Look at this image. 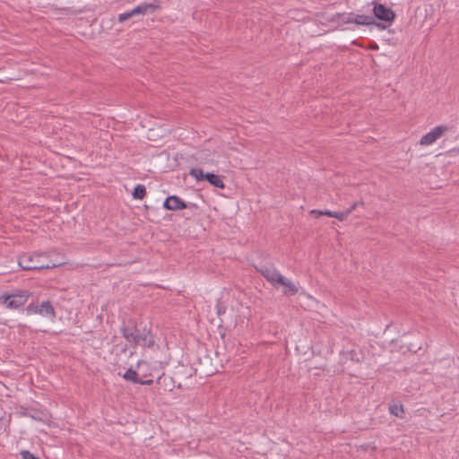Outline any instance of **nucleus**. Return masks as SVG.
I'll return each instance as SVG.
<instances>
[{"label":"nucleus","instance_id":"nucleus-13","mask_svg":"<svg viewBox=\"0 0 459 459\" xmlns=\"http://www.w3.org/2000/svg\"><path fill=\"white\" fill-rule=\"evenodd\" d=\"M123 378L128 382H132L134 384H138L140 382V377L136 370L133 368L127 369L123 375Z\"/></svg>","mask_w":459,"mask_h":459},{"label":"nucleus","instance_id":"nucleus-4","mask_svg":"<svg viewBox=\"0 0 459 459\" xmlns=\"http://www.w3.org/2000/svg\"><path fill=\"white\" fill-rule=\"evenodd\" d=\"M374 19L377 18L384 22L391 24L395 18V13L392 9L382 4H376L373 7Z\"/></svg>","mask_w":459,"mask_h":459},{"label":"nucleus","instance_id":"nucleus-1","mask_svg":"<svg viewBox=\"0 0 459 459\" xmlns=\"http://www.w3.org/2000/svg\"><path fill=\"white\" fill-rule=\"evenodd\" d=\"M18 263L23 270L50 269L60 264L48 261L45 253L24 254L19 257Z\"/></svg>","mask_w":459,"mask_h":459},{"label":"nucleus","instance_id":"nucleus-15","mask_svg":"<svg viewBox=\"0 0 459 459\" xmlns=\"http://www.w3.org/2000/svg\"><path fill=\"white\" fill-rule=\"evenodd\" d=\"M449 131L447 126H438L432 129V143L440 138L445 133Z\"/></svg>","mask_w":459,"mask_h":459},{"label":"nucleus","instance_id":"nucleus-27","mask_svg":"<svg viewBox=\"0 0 459 459\" xmlns=\"http://www.w3.org/2000/svg\"><path fill=\"white\" fill-rule=\"evenodd\" d=\"M350 355H351V359H352V360H357V361H359V358H355V357H354V355H355V351H351L350 352Z\"/></svg>","mask_w":459,"mask_h":459},{"label":"nucleus","instance_id":"nucleus-16","mask_svg":"<svg viewBox=\"0 0 459 459\" xmlns=\"http://www.w3.org/2000/svg\"><path fill=\"white\" fill-rule=\"evenodd\" d=\"M146 195V188L143 185H137L132 193L134 199L142 200Z\"/></svg>","mask_w":459,"mask_h":459},{"label":"nucleus","instance_id":"nucleus-20","mask_svg":"<svg viewBox=\"0 0 459 459\" xmlns=\"http://www.w3.org/2000/svg\"><path fill=\"white\" fill-rule=\"evenodd\" d=\"M354 17H355V14L352 13H350L347 14H345V13L342 14L340 19L343 23H352V22H354Z\"/></svg>","mask_w":459,"mask_h":459},{"label":"nucleus","instance_id":"nucleus-23","mask_svg":"<svg viewBox=\"0 0 459 459\" xmlns=\"http://www.w3.org/2000/svg\"><path fill=\"white\" fill-rule=\"evenodd\" d=\"M216 310L217 314L220 316L226 312V307L221 301H218L216 304Z\"/></svg>","mask_w":459,"mask_h":459},{"label":"nucleus","instance_id":"nucleus-11","mask_svg":"<svg viewBox=\"0 0 459 459\" xmlns=\"http://www.w3.org/2000/svg\"><path fill=\"white\" fill-rule=\"evenodd\" d=\"M204 178L207 182H209L212 186L223 189L225 185L222 180V177L215 175L213 173L207 172L204 176Z\"/></svg>","mask_w":459,"mask_h":459},{"label":"nucleus","instance_id":"nucleus-10","mask_svg":"<svg viewBox=\"0 0 459 459\" xmlns=\"http://www.w3.org/2000/svg\"><path fill=\"white\" fill-rule=\"evenodd\" d=\"M354 23L358 25H376L381 29H385V25H382L381 23L376 22L373 16L364 15V14H355Z\"/></svg>","mask_w":459,"mask_h":459},{"label":"nucleus","instance_id":"nucleus-5","mask_svg":"<svg viewBox=\"0 0 459 459\" xmlns=\"http://www.w3.org/2000/svg\"><path fill=\"white\" fill-rule=\"evenodd\" d=\"M260 273L275 288L284 278L273 266H263L260 269Z\"/></svg>","mask_w":459,"mask_h":459},{"label":"nucleus","instance_id":"nucleus-12","mask_svg":"<svg viewBox=\"0 0 459 459\" xmlns=\"http://www.w3.org/2000/svg\"><path fill=\"white\" fill-rule=\"evenodd\" d=\"M281 285L284 287L282 292L287 296H293L298 292L297 286L289 279L284 277L282 281L280 282Z\"/></svg>","mask_w":459,"mask_h":459},{"label":"nucleus","instance_id":"nucleus-29","mask_svg":"<svg viewBox=\"0 0 459 459\" xmlns=\"http://www.w3.org/2000/svg\"><path fill=\"white\" fill-rule=\"evenodd\" d=\"M458 152H459V147H458Z\"/></svg>","mask_w":459,"mask_h":459},{"label":"nucleus","instance_id":"nucleus-9","mask_svg":"<svg viewBox=\"0 0 459 459\" xmlns=\"http://www.w3.org/2000/svg\"><path fill=\"white\" fill-rule=\"evenodd\" d=\"M160 8L159 1L152 3H143L134 7L137 15H145L155 13Z\"/></svg>","mask_w":459,"mask_h":459},{"label":"nucleus","instance_id":"nucleus-26","mask_svg":"<svg viewBox=\"0 0 459 459\" xmlns=\"http://www.w3.org/2000/svg\"><path fill=\"white\" fill-rule=\"evenodd\" d=\"M152 383H153L152 379L143 380L141 378H140V382H138L139 385H152Z\"/></svg>","mask_w":459,"mask_h":459},{"label":"nucleus","instance_id":"nucleus-21","mask_svg":"<svg viewBox=\"0 0 459 459\" xmlns=\"http://www.w3.org/2000/svg\"><path fill=\"white\" fill-rule=\"evenodd\" d=\"M349 216V212L342 211V212H334V217L335 219L342 221Z\"/></svg>","mask_w":459,"mask_h":459},{"label":"nucleus","instance_id":"nucleus-24","mask_svg":"<svg viewBox=\"0 0 459 459\" xmlns=\"http://www.w3.org/2000/svg\"><path fill=\"white\" fill-rule=\"evenodd\" d=\"M420 144H430V132L427 133L420 139Z\"/></svg>","mask_w":459,"mask_h":459},{"label":"nucleus","instance_id":"nucleus-28","mask_svg":"<svg viewBox=\"0 0 459 459\" xmlns=\"http://www.w3.org/2000/svg\"><path fill=\"white\" fill-rule=\"evenodd\" d=\"M141 363H142V361H141V360H140V361H138L137 366L139 367Z\"/></svg>","mask_w":459,"mask_h":459},{"label":"nucleus","instance_id":"nucleus-18","mask_svg":"<svg viewBox=\"0 0 459 459\" xmlns=\"http://www.w3.org/2000/svg\"><path fill=\"white\" fill-rule=\"evenodd\" d=\"M310 214L313 215L315 218H318L321 215H326L328 217H334V212H331L328 210L325 211H319V210H312L310 212Z\"/></svg>","mask_w":459,"mask_h":459},{"label":"nucleus","instance_id":"nucleus-3","mask_svg":"<svg viewBox=\"0 0 459 459\" xmlns=\"http://www.w3.org/2000/svg\"><path fill=\"white\" fill-rule=\"evenodd\" d=\"M28 315L39 314L43 316L54 318L56 316L55 309L49 301H43L40 305L30 304L26 307Z\"/></svg>","mask_w":459,"mask_h":459},{"label":"nucleus","instance_id":"nucleus-22","mask_svg":"<svg viewBox=\"0 0 459 459\" xmlns=\"http://www.w3.org/2000/svg\"><path fill=\"white\" fill-rule=\"evenodd\" d=\"M21 455L22 459H39V457L35 456L32 453L27 450L21 451Z\"/></svg>","mask_w":459,"mask_h":459},{"label":"nucleus","instance_id":"nucleus-17","mask_svg":"<svg viewBox=\"0 0 459 459\" xmlns=\"http://www.w3.org/2000/svg\"><path fill=\"white\" fill-rule=\"evenodd\" d=\"M206 173L202 169L195 168L190 170V175L197 181L205 180L204 176Z\"/></svg>","mask_w":459,"mask_h":459},{"label":"nucleus","instance_id":"nucleus-19","mask_svg":"<svg viewBox=\"0 0 459 459\" xmlns=\"http://www.w3.org/2000/svg\"><path fill=\"white\" fill-rule=\"evenodd\" d=\"M136 12H134V8L132 9L131 11L129 12H126V13H120L118 15V22H124L126 21H127L128 19L134 17V16H136Z\"/></svg>","mask_w":459,"mask_h":459},{"label":"nucleus","instance_id":"nucleus-25","mask_svg":"<svg viewBox=\"0 0 459 459\" xmlns=\"http://www.w3.org/2000/svg\"><path fill=\"white\" fill-rule=\"evenodd\" d=\"M364 203L362 201L354 203L349 209L346 210V212H349V215L359 206L363 205Z\"/></svg>","mask_w":459,"mask_h":459},{"label":"nucleus","instance_id":"nucleus-6","mask_svg":"<svg viewBox=\"0 0 459 459\" xmlns=\"http://www.w3.org/2000/svg\"><path fill=\"white\" fill-rule=\"evenodd\" d=\"M154 342V337L151 330L143 328L140 331V334L136 336V340L134 343L142 347L152 348Z\"/></svg>","mask_w":459,"mask_h":459},{"label":"nucleus","instance_id":"nucleus-7","mask_svg":"<svg viewBox=\"0 0 459 459\" xmlns=\"http://www.w3.org/2000/svg\"><path fill=\"white\" fill-rule=\"evenodd\" d=\"M163 207L169 211L183 210L188 207V205L178 196L170 195L167 197L163 203Z\"/></svg>","mask_w":459,"mask_h":459},{"label":"nucleus","instance_id":"nucleus-14","mask_svg":"<svg viewBox=\"0 0 459 459\" xmlns=\"http://www.w3.org/2000/svg\"><path fill=\"white\" fill-rule=\"evenodd\" d=\"M389 411L390 413L398 417V418H403L404 411L403 406L400 403H391L389 404Z\"/></svg>","mask_w":459,"mask_h":459},{"label":"nucleus","instance_id":"nucleus-8","mask_svg":"<svg viewBox=\"0 0 459 459\" xmlns=\"http://www.w3.org/2000/svg\"><path fill=\"white\" fill-rule=\"evenodd\" d=\"M139 329L135 326V325L132 324L129 325H123L121 327L122 336L129 342H134L136 340V336L140 334Z\"/></svg>","mask_w":459,"mask_h":459},{"label":"nucleus","instance_id":"nucleus-2","mask_svg":"<svg viewBox=\"0 0 459 459\" xmlns=\"http://www.w3.org/2000/svg\"><path fill=\"white\" fill-rule=\"evenodd\" d=\"M31 293L29 290H19L0 296V303L10 309H18L23 306Z\"/></svg>","mask_w":459,"mask_h":459}]
</instances>
